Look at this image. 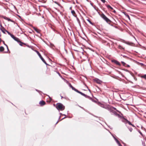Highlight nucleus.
I'll use <instances>...</instances> for the list:
<instances>
[{
	"label": "nucleus",
	"instance_id": "32",
	"mask_svg": "<svg viewBox=\"0 0 146 146\" xmlns=\"http://www.w3.org/2000/svg\"><path fill=\"white\" fill-rule=\"evenodd\" d=\"M50 101L49 102H51V99H50Z\"/></svg>",
	"mask_w": 146,
	"mask_h": 146
},
{
	"label": "nucleus",
	"instance_id": "22",
	"mask_svg": "<svg viewBox=\"0 0 146 146\" xmlns=\"http://www.w3.org/2000/svg\"><path fill=\"white\" fill-rule=\"evenodd\" d=\"M74 90L79 94L80 92L78 90L76 89H74Z\"/></svg>",
	"mask_w": 146,
	"mask_h": 146
},
{
	"label": "nucleus",
	"instance_id": "30",
	"mask_svg": "<svg viewBox=\"0 0 146 146\" xmlns=\"http://www.w3.org/2000/svg\"><path fill=\"white\" fill-rule=\"evenodd\" d=\"M5 45H6V46H7V48L8 49V46L7 45H6V44H5Z\"/></svg>",
	"mask_w": 146,
	"mask_h": 146
},
{
	"label": "nucleus",
	"instance_id": "5",
	"mask_svg": "<svg viewBox=\"0 0 146 146\" xmlns=\"http://www.w3.org/2000/svg\"><path fill=\"white\" fill-rule=\"evenodd\" d=\"M94 81L95 82H96L98 84H101L102 83V81L100 80L97 79L95 78L94 80Z\"/></svg>",
	"mask_w": 146,
	"mask_h": 146
},
{
	"label": "nucleus",
	"instance_id": "26",
	"mask_svg": "<svg viewBox=\"0 0 146 146\" xmlns=\"http://www.w3.org/2000/svg\"><path fill=\"white\" fill-rule=\"evenodd\" d=\"M71 88H72V89L73 90H74V89H75V88H74V87H73V86H72V87H71Z\"/></svg>",
	"mask_w": 146,
	"mask_h": 146
},
{
	"label": "nucleus",
	"instance_id": "29",
	"mask_svg": "<svg viewBox=\"0 0 146 146\" xmlns=\"http://www.w3.org/2000/svg\"><path fill=\"white\" fill-rule=\"evenodd\" d=\"M70 9H71V10H72V8L71 7H70Z\"/></svg>",
	"mask_w": 146,
	"mask_h": 146
},
{
	"label": "nucleus",
	"instance_id": "12",
	"mask_svg": "<svg viewBox=\"0 0 146 146\" xmlns=\"http://www.w3.org/2000/svg\"><path fill=\"white\" fill-rule=\"evenodd\" d=\"M71 13L73 15L74 17H76L77 15L75 12V11L73 10H72L71 11Z\"/></svg>",
	"mask_w": 146,
	"mask_h": 146
},
{
	"label": "nucleus",
	"instance_id": "1",
	"mask_svg": "<svg viewBox=\"0 0 146 146\" xmlns=\"http://www.w3.org/2000/svg\"><path fill=\"white\" fill-rule=\"evenodd\" d=\"M56 108L58 110L62 111L65 109V106L62 104L58 103L56 104Z\"/></svg>",
	"mask_w": 146,
	"mask_h": 146
},
{
	"label": "nucleus",
	"instance_id": "3",
	"mask_svg": "<svg viewBox=\"0 0 146 146\" xmlns=\"http://www.w3.org/2000/svg\"><path fill=\"white\" fill-rule=\"evenodd\" d=\"M35 51L36 52L37 54H38V55L41 59L42 60L43 62H44V63L48 65V64L46 63L45 61L42 56L40 53L37 50H35Z\"/></svg>",
	"mask_w": 146,
	"mask_h": 146
},
{
	"label": "nucleus",
	"instance_id": "4",
	"mask_svg": "<svg viewBox=\"0 0 146 146\" xmlns=\"http://www.w3.org/2000/svg\"><path fill=\"white\" fill-rule=\"evenodd\" d=\"M111 62H112L115 64H116L119 66H120L121 65L120 63L117 60H111Z\"/></svg>",
	"mask_w": 146,
	"mask_h": 146
},
{
	"label": "nucleus",
	"instance_id": "20",
	"mask_svg": "<svg viewBox=\"0 0 146 146\" xmlns=\"http://www.w3.org/2000/svg\"><path fill=\"white\" fill-rule=\"evenodd\" d=\"M87 21L91 25H93V23H92V22L89 19H87Z\"/></svg>",
	"mask_w": 146,
	"mask_h": 146
},
{
	"label": "nucleus",
	"instance_id": "15",
	"mask_svg": "<svg viewBox=\"0 0 146 146\" xmlns=\"http://www.w3.org/2000/svg\"><path fill=\"white\" fill-rule=\"evenodd\" d=\"M118 48L120 49H122L123 50L124 49V48L120 45L118 46Z\"/></svg>",
	"mask_w": 146,
	"mask_h": 146
},
{
	"label": "nucleus",
	"instance_id": "18",
	"mask_svg": "<svg viewBox=\"0 0 146 146\" xmlns=\"http://www.w3.org/2000/svg\"><path fill=\"white\" fill-rule=\"evenodd\" d=\"M126 122L128 123L129 125H132V123H131V122L129 121H128L126 119H125Z\"/></svg>",
	"mask_w": 146,
	"mask_h": 146
},
{
	"label": "nucleus",
	"instance_id": "7",
	"mask_svg": "<svg viewBox=\"0 0 146 146\" xmlns=\"http://www.w3.org/2000/svg\"><path fill=\"white\" fill-rule=\"evenodd\" d=\"M0 26H1V28H0L1 30L2 31L3 33H5V32L4 31H5V30H6L5 29V28L2 26L1 24H0Z\"/></svg>",
	"mask_w": 146,
	"mask_h": 146
},
{
	"label": "nucleus",
	"instance_id": "9",
	"mask_svg": "<svg viewBox=\"0 0 146 146\" xmlns=\"http://www.w3.org/2000/svg\"><path fill=\"white\" fill-rule=\"evenodd\" d=\"M39 104L41 106H43L45 104V102L44 101H41L39 102Z\"/></svg>",
	"mask_w": 146,
	"mask_h": 146
},
{
	"label": "nucleus",
	"instance_id": "16",
	"mask_svg": "<svg viewBox=\"0 0 146 146\" xmlns=\"http://www.w3.org/2000/svg\"><path fill=\"white\" fill-rule=\"evenodd\" d=\"M4 48L3 46H1L0 47V51L2 52L4 50Z\"/></svg>",
	"mask_w": 146,
	"mask_h": 146
},
{
	"label": "nucleus",
	"instance_id": "8",
	"mask_svg": "<svg viewBox=\"0 0 146 146\" xmlns=\"http://www.w3.org/2000/svg\"><path fill=\"white\" fill-rule=\"evenodd\" d=\"M33 29L38 33H40L41 31L40 30L38 29L35 27H33Z\"/></svg>",
	"mask_w": 146,
	"mask_h": 146
},
{
	"label": "nucleus",
	"instance_id": "14",
	"mask_svg": "<svg viewBox=\"0 0 146 146\" xmlns=\"http://www.w3.org/2000/svg\"><path fill=\"white\" fill-rule=\"evenodd\" d=\"M18 42L19 43V44L21 46H23V44L25 45V44L24 43L22 42H21V41L19 40V41Z\"/></svg>",
	"mask_w": 146,
	"mask_h": 146
},
{
	"label": "nucleus",
	"instance_id": "33",
	"mask_svg": "<svg viewBox=\"0 0 146 146\" xmlns=\"http://www.w3.org/2000/svg\"><path fill=\"white\" fill-rule=\"evenodd\" d=\"M72 85H71V87H72Z\"/></svg>",
	"mask_w": 146,
	"mask_h": 146
},
{
	"label": "nucleus",
	"instance_id": "31",
	"mask_svg": "<svg viewBox=\"0 0 146 146\" xmlns=\"http://www.w3.org/2000/svg\"><path fill=\"white\" fill-rule=\"evenodd\" d=\"M114 12H115V10H114V11H113Z\"/></svg>",
	"mask_w": 146,
	"mask_h": 146
},
{
	"label": "nucleus",
	"instance_id": "11",
	"mask_svg": "<svg viewBox=\"0 0 146 146\" xmlns=\"http://www.w3.org/2000/svg\"><path fill=\"white\" fill-rule=\"evenodd\" d=\"M115 139L117 143L118 144L119 146H122L121 145L119 141L116 138H115Z\"/></svg>",
	"mask_w": 146,
	"mask_h": 146
},
{
	"label": "nucleus",
	"instance_id": "19",
	"mask_svg": "<svg viewBox=\"0 0 146 146\" xmlns=\"http://www.w3.org/2000/svg\"><path fill=\"white\" fill-rule=\"evenodd\" d=\"M80 94H81V95H82L85 96V97H86L87 96L85 95V94H84L82 93V92H80Z\"/></svg>",
	"mask_w": 146,
	"mask_h": 146
},
{
	"label": "nucleus",
	"instance_id": "27",
	"mask_svg": "<svg viewBox=\"0 0 146 146\" xmlns=\"http://www.w3.org/2000/svg\"><path fill=\"white\" fill-rule=\"evenodd\" d=\"M132 125V126L133 127H135V126H134V125L133 124H132V125Z\"/></svg>",
	"mask_w": 146,
	"mask_h": 146
},
{
	"label": "nucleus",
	"instance_id": "17",
	"mask_svg": "<svg viewBox=\"0 0 146 146\" xmlns=\"http://www.w3.org/2000/svg\"><path fill=\"white\" fill-rule=\"evenodd\" d=\"M140 77L142 78L146 79V74H145L143 75H142L140 76Z\"/></svg>",
	"mask_w": 146,
	"mask_h": 146
},
{
	"label": "nucleus",
	"instance_id": "25",
	"mask_svg": "<svg viewBox=\"0 0 146 146\" xmlns=\"http://www.w3.org/2000/svg\"><path fill=\"white\" fill-rule=\"evenodd\" d=\"M102 2L104 3L105 2V0H101Z\"/></svg>",
	"mask_w": 146,
	"mask_h": 146
},
{
	"label": "nucleus",
	"instance_id": "21",
	"mask_svg": "<svg viewBox=\"0 0 146 146\" xmlns=\"http://www.w3.org/2000/svg\"><path fill=\"white\" fill-rule=\"evenodd\" d=\"M5 31L8 33L9 35H10V36H11V35H13L12 34H11L10 33H9V31H7V30H5Z\"/></svg>",
	"mask_w": 146,
	"mask_h": 146
},
{
	"label": "nucleus",
	"instance_id": "2",
	"mask_svg": "<svg viewBox=\"0 0 146 146\" xmlns=\"http://www.w3.org/2000/svg\"><path fill=\"white\" fill-rule=\"evenodd\" d=\"M100 16L108 23H110L111 22V21L103 13L100 14Z\"/></svg>",
	"mask_w": 146,
	"mask_h": 146
},
{
	"label": "nucleus",
	"instance_id": "10",
	"mask_svg": "<svg viewBox=\"0 0 146 146\" xmlns=\"http://www.w3.org/2000/svg\"><path fill=\"white\" fill-rule=\"evenodd\" d=\"M2 17L4 19H6V20H7L8 21H12L11 20V19H10L9 18L5 17V16H3Z\"/></svg>",
	"mask_w": 146,
	"mask_h": 146
},
{
	"label": "nucleus",
	"instance_id": "24",
	"mask_svg": "<svg viewBox=\"0 0 146 146\" xmlns=\"http://www.w3.org/2000/svg\"><path fill=\"white\" fill-rule=\"evenodd\" d=\"M121 63L123 65V66H125V65H126V64L124 62H121Z\"/></svg>",
	"mask_w": 146,
	"mask_h": 146
},
{
	"label": "nucleus",
	"instance_id": "6",
	"mask_svg": "<svg viewBox=\"0 0 146 146\" xmlns=\"http://www.w3.org/2000/svg\"><path fill=\"white\" fill-rule=\"evenodd\" d=\"M11 37L13 38L15 40L18 42L19 41V39L18 38L15 37L14 35H11Z\"/></svg>",
	"mask_w": 146,
	"mask_h": 146
},
{
	"label": "nucleus",
	"instance_id": "23",
	"mask_svg": "<svg viewBox=\"0 0 146 146\" xmlns=\"http://www.w3.org/2000/svg\"><path fill=\"white\" fill-rule=\"evenodd\" d=\"M125 15L126 16V17L128 18L129 20L130 19V18L129 17V15L127 14H125Z\"/></svg>",
	"mask_w": 146,
	"mask_h": 146
},
{
	"label": "nucleus",
	"instance_id": "13",
	"mask_svg": "<svg viewBox=\"0 0 146 146\" xmlns=\"http://www.w3.org/2000/svg\"><path fill=\"white\" fill-rule=\"evenodd\" d=\"M106 7L108 9H110L111 10H113V9L112 7L110 5H106Z\"/></svg>",
	"mask_w": 146,
	"mask_h": 146
},
{
	"label": "nucleus",
	"instance_id": "28",
	"mask_svg": "<svg viewBox=\"0 0 146 146\" xmlns=\"http://www.w3.org/2000/svg\"><path fill=\"white\" fill-rule=\"evenodd\" d=\"M127 67H129V65H127Z\"/></svg>",
	"mask_w": 146,
	"mask_h": 146
}]
</instances>
